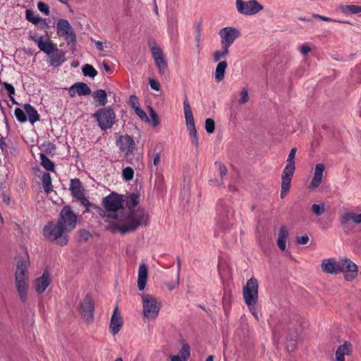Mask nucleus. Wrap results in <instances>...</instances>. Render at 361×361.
Segmentation results:
<instances>
[{
  "instance_id": "nucleus-1",
  "label": "nucleus",
  "mask_w": 361,
  "mask_h": 361,
  "mask_svg": "<svg viewBox=\"0 0 361 361\" xmlns=\"http://www.w3.org/2000/svg\"><path fill=\"white\" fill-rule=\"evenodd\" d=\"M139 203V197L132 195L128 200L130 212L128 214H121L118 224V230L122 234L135 231L139 226H145L149 224V215L144 209L135 207Z\"/></svg>"
},
{
  "instance_id": "nucleus-2",
  "label": "nucleus",
  "mask_w": 361,
  "mask_h": 361,
  "mask_svg": "<svg viewBox=\"0 0 361 361\" xmlns=\"http://www.w3.org/2000/svg\"><path fill=\"white\" fill-rule=\"evenodd\" d=\"M216 235L230 230L235 224L234 210L228 202L220 200L216 206Z\"/></svg>"
},
{
  "instance_id": "nucleus-3",
  "label": "nucleus",
  "mask_w": 361,
  "mask_h": 361,
  "mask_svg": "<svg viewBox=\"0 0 361 361\" xmlns=\"http://www.w3.org/2000/svg\"><path fill=\"white\" fill-rule=\"evenodd\" d=\"M29 261L23 259L17 262L15 273V283L18 297L23 303H25L28 298L29 282L27 268Z\"/></svg>"
},
{
  "instance_id": "nucleus-4",
  "label": "nucleus",
  "mask_w": 361,
  "mask_h": 361,
  "mask_svg": "<svg viewBox=\"0 0 361 361\" xmlns=\"http://www.w3.org/2000/svg\"><path fill=\"white\" fill-rule=\"evenodd\" d=\"M102 203L106 211L98 207L100 216L104 219L111 218L116 219L117 223L115 224V228L118 230V224H120L119 219H121V215L118 216L117 212L121 209L123 205L122 196L111 192L110 195L103 198Z\"/></svg>"
},
{
  "instance_id": "nucleus-5",
  "label": "nucleus",
  "mask_w": 361,
  "mask_h": 361,
  "mask_svg": "<svg viewBox=\"0 0 361 361\" xmlns=\"http://www.w3.org/2000/svg\"><path fill=\"white\" fill-rule=\"evenodd\" d=\"M68 232L59 222H49L43 228L44 236L51 241H56L61 246L67 245L68 242L66 233Z\"/></svg>"
},
{
  "instance_id": "nucleus-6",
  "label": "nucleus",
  "mask_w": 361,
  "mask_h": 361,
  "mask_svg": "<svg viewBox=\"0 0 361 361\" xmlns=\"http://www.w3.org/2000/svg\"><path fill=\"white\" fill-rule=\"evenodd\" d=\"M99 127L106 130L110 129L116 123V116L114 109L110 107H104L99 109L93 115Z\"/></svg>"
},
{
  "instance_id": "nucleus-7",
  "label": "nucleus",
  "mask_w": 361,
  "mask_h": 361,
  "mask_svg": "<svg viewBox=\"0 0 361 361\" xmlns=\"http://www.w3.org/2000/svg\"><path fill=\"white\" fill-rule=\"evenodd\" d=\"M141 298L144 317L148 319H156L161 307V300L149 294L142 295Z\"/></svg>"
},
{
  "instance_id": "nucleus-8",
  "label": "nucleus",
  "mask_w": 361,
  "mask_h": 361,
  "mask_svg": "<svg viewBox=\"0 0 361 361\" xmlns=\"http://www.w3.org/2000/svg\"><path fill=\"white\" fill-rule=\"evenodd\" d=\"M258 282L255 278L250 279L243 287V295L247 307L256 305L258 300Z\"/></svg>"
},
{
  "instance_id": "nucleus-9",
  "label": "nucleus",
  "mask_w": 361,
  "mask_h": 361,
  "mask_svg": "<svg viewBox=\"0 0 361 361\" xmlns=\"http://www.w3.org/2000/svg\"><path fill=\"white\" fill-rule=\"evenodd\" d=\"M56 33L63 37L68 44L75 45L76 35L75 31L66 19H59L56 23Z\"/></svg>"
},
{
  "instance_id": "nucleus-10",
  "label": "nucleus",
  "mask_w": 361,
  "mask_h": 361,
  "mask_svg": "<svg viewBox=\"0 0 361 361\" xmlns=\"http://www.w3.org/2000/svg\"><path fill=\"white\" fill-rule=\"evenodd\" d=\"M77 219L78 216L72 210L71 207L70 206H65L61 210L58 222L63 226L66 231L70 232L75 228Z\"/></svg>"
},
{
  "instance_id": "nucleus-11",
  "label": "nucleus",
  "mask_w": 361,
  "mask_h": 361,
  "mask_svg": "<svg viewBox=\"0 0 361 361\" xmlns=\"http://www.w3.org/2000/svg\"><path fill=\"white\" fill-rule=\"evenodd\" d=\"M236 8L238 13L245 16L255 15L263 9V6L256 0L243 1L236 0Z\"/></svg>"
},
{
  "instance_id": "nucleus-12",
  "label": "nucleus",
  "mask_w": 361,
  "mask_h": 361,
  "mask_svg": "<svg viewBox=\"0 0 361 361\" xmlns=\"http://www.w3.org/2000/svg\"><path fill=\"white\" fill-rule=\"evenodd\" d=\"M221 47L229 48L240 35L238 29L234 27H225L219 30Z\"/></svg>"
},
{
  "instance_id": "nucleus-13",
  "label": "nucleus",
  "mask_w": 361,
  "mask_h": 361,
  "mask_svg": "<svg viewBox=\"0 0 361 361\" xmlns=\"http://www.w3.org/2000/svg\"><path fill=\"white\" fill-rule=\"evenodd\" d=\"M357 266L350 259L339 261V273H344V279L348 281L354 280L357 276Z\"/></svg>"
},
{
  "instance_id": "nucleus-14",
  "label": "nucleus",
  "mask_w": 361,
  "mask_h": 361,
  "mask_svg": "<svg viewBox=\"0 0 361 361\" xmlns=\"http://www.w3.org/2000/svg\"><path fill=\"white\" fill-rule=\"evenodd\" d=\"M116 143L120 151L124 153L126 157L132 154L135 147L134 140L128 135L120 136L116 140Z\"/></svg>"
},
{
  "instance_id": "nucleus-15",
  "label": "nucleus",
  "mask_w": 361,
  "mask_h": 361,
  "mask_svg": "<svg viewBox=\"0 0 361 361\" xmlns=\"http://www.w3.org/2000/svg\"><path fill=\"white\" fill-rule=\"evenodd\" d=\"M151 51L154 59L156 65L158 68L159 73L161 75L168 74V65L164 56L161 49L159 47H152Z\"/></svg>"
},
{
  "instance_id": "nucleus-16",
  "label": "nucleus",
  "mask_w": 361,
  "mask_h": 361,
  "mask_svg": "<svg viewBox=\"0 0 361 361\" xmlns=\"http://www.w3.org/2000/svg\"><path fill=\"white\" fill-rule=\"evenodd\" d=\"M80 312L86 321H92L94 317V305L92 298L87 295L80 304Z\"/></svg>"
},
{
  "instance_id": "nucleus-17",
  "label": "nucleus",
  "mask_w": 361,
  "mask_h": 361,
  "mask_svg": "<svg viewBox=\"0 0 361 361\" xmlns=\"http://www.w3.org/2000/svg\"><path fill=\"white\" fill-rule=\"evenodd\" d=\"M183 111L187 130L189 134L197 133L192 111L187 99L183 102Z\"/></svg>"
},
{
  "instance_id": "nucleus-18",
  "label": "nucleus",
  "mask_w": 361,
  "mask_h": 361,
  "mask_svg": "<svg viewBox=\"0 0 361 361\" xmlns=\"http://www.w3.org/2000/svg\"><path fill=\"white\" fill-rule=\"evenodd\" d=\"M294 171L295 170L285 168L283 171V174L281 177V190L280 194L281 198L282 199L287 195L290 190L291 179L293 176Z\"/></svg>"
},
{
  "instance_id": "nucleus-19",
  "label": "nucleus",
  "mask_w": 361,
  "mask_h": 361,
  "mask_svg": "<svg viewBox=\"0 0 361 361\" xmlns=\"http://www.w3.org/2000/svg\"><path fill=\"white\" fill-rule=\"evenodd\" d=\"M321 268L324 273L337 274L339 273V262L334 258L324 259L321 263Z\"/></svg>"
},
{
  "instance_id": "nucleus-20",
  "label": "nucleus",
  "mask_w": 361,
  "mask_h": 361,
  "mask_svg": "<svg viewBox=\"0 0 361 361\" xmlns=\"http://www.w3.org/2000/svg\"><path fill=\"white\" fill-rule=\"evenodd\" d=\"M91 93V90L88 85L84 82H76L72 85L69 90L68 94L71 97H75L76 94L79 96L88 95Z\"/></svg>"
},
{
  "instance_id": "nucleus-21",
  "label": "nucleus",
  "mask_w": 361,
  "mask_h": 361,
  "mask_svg": "<svg viewBox=\"0 0 361 361\" xmlns=\"http://www.w3.org/2000/svg\"><path fill=\"white\" fill-rule=\"evenodd\" d=\"M123 326V319L121 316V314L118 312V309L116 307L114 309V313L111 318V322L109 326V330L110 332L114 335H116L119 331L121 330V328Z\"/></svg>"
},
{
  "instance_id": "nucleus-22",
  "label": "nucleus",
  "mask_w": 361,
  "mask_h": 361,
  "mask_svg": "<svg viewBox=\"0 0 361 361\" xmlns=\"http://www.w3.org/2000/svg\"><path fill=\"white\" fill-rule=\"evenodd\" d=\"M66 60L65 52L57 47L49 55L48 63L53 67L60 66Z\"/></svg>"
},
{
  "instance_id": "nucleus-23",
  "label": "nucleus",
  "mask_w": 361,
  "mask_h": 361,
  "mask_svg": "<svg viewBox=\"0 0 361 361\" xmlns=\"http://www.w3.org/2000/svg\"><path fill=\"white\" fill-rule=\"evenodd\" d=\"M50 284V278L49 273L45 271L42 276L35 281V290L38 294L44 293Z\"/></svg>"
},
{
  "instance_id": "nucleus-24",
  "label": "nucleus",
  "mask_w": 361,
  "mask_h": 361,
  "mask_svg": "<svg viewBox=\"0 0 361 361\" xmlns=\"http://www.w3.org/2000/svg\"><path fill=\"white\" fill-rule=\"evenodd\" d=\"M325 166L323 164H317L314 168V176L309 186L310 189L314 190L319 186L322 183L323 173Z\"/></svg>"
},
{
  "instance_id": "nucleus-25",
  "label": "nucleus",
  "mask_w": 361,
  "mask_h": 361,
  "mask_svg": "<svg viewBox=\"0 0 361 361\" xmlns=\"http://www.w3.org/2000/svg\"><path fill=\"white\" fill-rule=\"evenodd\" d=\"M148 278V268L145 263L139 266L137 274V288L139 290H143L145 288Z\"/></svg>"
},
{
  "instance_id": "nucleus-26",
  "label": "nucleus",
  "mask_w": 361,
  "mask_h": 361,
  "mask_svg": "<svg viewBox=\"0 0 361 361\" xmlns=\"http://www.w3.org/2000/svg\"><path fill=\"white\" fill-rule=\"evenodd\" d=\"M352 352V344L349 342H345L340 345L336 351V361H345V355H350Z\"/></svg>"
},
{
  "instance_id": "nucleus-27",
  "label": "nucleus",
  "mask_w": 361,
  "mask_h": 361,
  "mask_svg": "<svg viewBox=\"0 0 361 361\" xmlns=\"http://www.w3.org/2000/svg\"><path fill=\"white\" fill-rule=\"evenodd\" d=\"M38 47L43 52L50 55L57 47L51 39L44 40L43 36H40L38 40Z\"/></svg>"
},
{
  "instance_id": "nucleus-28",
  "label": "nucleus",
  "mask_w": 361,
  "mask_h": 361,
  "mask_svg": "<svg viewBox=\"0 0 361 361\" xmlns=\"http://www.w3.org/2000/svg\"><path fill=\"white\" fill-rule=\"evenodd\" d=\"M288 236L289 232L286 226H281L277 239V245L282 251H284L286 248V243L288 239Z\"/></svg>"
},
{
  "instance_id": "nucleus-29",
  "label": "nucleus",
  "mask_w": 361,
  "mask_h": 361,
  "mask_svg": "<svg viewBox=\"0 0 361 361\" xmlns=\"http://www.w3.org/2000/svg\"><path fill=\"white\" fill-rule=\"evenodd\" d=\"M70 190L74 197L76 199L84 195V190L81 185V183L78 178L72 179L70 184Z\"/></svg>"
},
{
  "instance_id": "nucleus-30",
  "label": "nucleus",
  "mask_w": 361,
  "mask_h": 361,
  "mask_svg": "<svg viewBox=\"0 0 361 361\" xmlns=\"http://www.w3.org/2000/svg\"><path fill=\"white\" fill-rule=\"evenodd\" d=\"M24 111L26 113L27 119L31 123H34L39 120V115L37 111L30 104H25L23 106Z\"/></svg>"
},
{
  "instance_id": "nucleus-31",
  "label": "nucleus",
  "mask_w": 361,
  "mask_h": 361,
  "mask_svg": "<svg viewBox=\"0 0 361 361\" xmlns=\"http://www.w3.org/2000/svg\"><path fill=\"white\" fill-rule=\"evenodd\" d=\"M93 99L97 106H104L107 104V94L104 90H97L92 94Z\"/></svg>"
},
{
  "instance_id": "nucleus-32",
  "label": "nucleus",
  "mask_w": 361,
  "mask_h": 361,
  "mask_svg": "<svg viewBox=\"0 0 361 361\" xmlns=\"http://www.w3.org/2000/svg\"><path fill=\"white\" fill-rule=\"evenodd\" d=\"M228 66V63L226 61H221L217 64L214 77L216 82H221L224 80L225 75V71Z\"/></svg>"
},
{
  "instance_id": "nucleus-33",
  "label": "nucleus",
  "mask_w": 361,
  "mask_h": 361,
  "mask_svg": "<svg viewBox=\"0 0 361 361\" xmlns=\"http://www.w3.org/2000/svg\"><path fill=\"white\" fill-rule=\"evenodd\" d=\"M338 9L345 15H353L361 13V6L341 5Z\"/></svg>"
},
{
  "instance_id": "nucleus-34",
  "label": "nucleus",
  "mask_w": 361,
  "mask_h": 361,
  "mask_svg": "<svg viewBox=\"0 0 361 361\" xmlns=\"http://www.w3.org/2000/svg\"><path fill=\"white\" fill-rule=\"evenodd\" d=\"M229 54V48L222 47L221 50H216L212 54V59L214 62L219 61L221 59L226 58Z\"/></svg>"
},
{
  "instance_id": "nucleus-35",
  "label": "nucleus",
  "mask_w": 361,
  "mask_h": 361,
  "mask_svg": "<svg viewBox=\"0 0 361 361\" xmlns=\"http://www.w3.org/2000/svg\"><path fill=\"white\" fill-rule=\"evenodd\" d=\"M297 152L296 148H292L288 154V159L286 160V165L285 169H295V157Z\"/></svg>"
},
{
  "instance_id": "nucleus-36",
  "label": "nucleus",
  "mask_w": 361,
  "mask_h": 361,
  "mask_svg": "<svg viewBox=\"0 0 361 361\" xmlns=\"http://www.w3.org/2000/svg\"><path fill=\"white\" fill-rule=\"evenodd\" d=\"M42 185L44 190L49 193L51 191H52V185H51V176L49 173H45L43 174L42 178Z\"/></svg>"
},
{
  "instance_id": "nucleus-37",
  "label": "nucleus",
  "mask_w": 361,
  "mask_h": 361,
  "mask_svg": "<svg viewBox=\"0 0 361 361\" xmlns=\"http://www.w3.org/2000/svg\"><path fill=\"white\" fill-rule=\"evenodd\" d=\"M41 165L47 171H52L54 169V163L44 154H40Z\"/></svg>"
},
{
  "instance_id": "nucleus-38",
  "label": "nucleus",
  "mask_w": 361,
  "mask_h": 361,
  "mask_svg": "<svg viewBox=\"0 0 361 361\" xmlns=\"http://www.w3.org/2000/svg\"><path fill=\"white\" fill-rule=\"evenodd\" d=\"M82 71L85 76H88L90 78H94L97 74V71L93 68L92 66L89 64H85L82 67Z\"/></svg>"
},
{
  "instance_id": "nucleus-39",
  "label": "nucleus",
  "mask_w": 361,
  "mask_h": 361,
  "mask_svg": "<svg viewBox=\"0 0 361 361\" xmlns=\"http://www.w3.org/2000/svg\"><path fill=\"white\" fill-rule=\"evenodd\" d=\"M25 17L29 22L35 25L39 23L41 20V18L35 15V13L32 10L29 9L25 12Z\"/></svg>"
},
{
  "instance_id": "nucleus-40",
  "label": "nucleus",
  "mask_w": 361,
  "mask_h": 361,
  "mask_svg": "<svg viewBox=\"0 0 361 361\" xmlns=\"http://www.w3.org/2000/svg\"><path fill=\"white\" fill-rule=\"evenodd\" d=\"M15 116L17 120L20 123H25L27 121L26 113L24 110L20 108H16L14 111Z\"/></svg>"
},
{
  "instance_id": "nucleus-41",
  "label": "nucleus",
  "mask_w": 361,
  "mask_h": 361,
  "mask_svg": "<svg viewBox=\"0 0 361 361\" xmlns=\"http://www.w3.org/2000/svg\"><path fill=\"white\" fill-rule=\"evenodd\" d=\"M122 175L125 180L130 181L133 178L134 171L130 166L126 167L123 170Z\"/></svg>"
},
{
  "instance_id": "nucleus-42",
  "label": "nucleus",
  "mask_w": 361,
  "mask_h": 361,
  "mask_svg": "<svg viewBox=\"0 0 361 361\" xmlns=\"http://www.w3.org/2000/svg\"><path fill=\"white\" fill-rule=\"evenodd\" d=\"M205 130L209 134H212L215 130V122L212 118H207L205 121Z\"/></svg>"
},
{
  "instance_id": "nucleus-43",
  "label": "nucleus",
  "mask_w": 361,
  "mask_h": 361,
  "mask_svg": "<svg viewBox=\"0 0 361 361\" xmlns=\"http://www.w3.org/2000/svg\"><path fill=\"white\" fill-rule=\"evenodd\" d=\"M312 210L317 216H320L325 212L324 205V204H314L312 206Z\"/></svg>"
},
{
  "instance_id": "nucleus-44",
  "label": "nucleus",
  "mask_w": 361,
  "mask_h": 361,
  "mask_svg": "<svg viewBox=\"0 0 361 361\" xmlns=\"http://www.w3.org/2000/svg\"><path fill=\"white\" fill-rule=\"evenodd\" d=\"M37 8L40 12L48 16L49 14V8L47 4L42 1H39L37 3Z\"/></svg>"
},
{
  "instance_id": "nucleus-45",
  "label": "nucleus",
  "mask_w": 361,
  "mask_h": 361,
  "mask_svg": "<svg viewBox=\"0 0 361 361\" xmlns=\"http://www.w3.org/2000/svg\"><path fill=\"white\" fill-rule=\"evenodd\" d=\"M136 114L138 116V117L145 122H149V119L147 117L146 113L140 108H136L135 110Z\"/></svg>"
},
{
  "instance_id": "nucleus-46",
  "label": "nucleus",
  "mask_w": 361,
  "mask_h": 361,
  "mask_svg": "<svg viewBox=\"0 0 361 361\" xmlns=\"http://www.w3.org/2000/svg\"><path fill=\"white\" fill-rule=\"evenodd\" d=\"M179 355L185 357L187 360L190 357V347L188 344H183L181 350H180Z\"/></svg>"
},
{
  "instance_id": "nucleus-47",
  "label": "nucleus",
  "mask_w": 361,
  "mask_h": 361,
  "mask_svg": "<svg viewBox=\"0 0 361 361\" xmlns=\"http://www.w3.org/2000/svg\"><path fill=\"white\" fill-rule=\"evenodd\" d=\"M352 212L345 213L340 218V223L342 226L347 224L349 221H352Z\"/></svg>"
},
{
  "instance_id": "nucleus-48",
  "label": "nucleus",
  "mask_w": 361,
  "mask_h": 361,
  "mask_svg": "<svg viewBox=\"0 0 361 361\" xmlns=\"http://www.w3.org/2000/svg\"><path fill=\"white\" fill-rule=\"evenodd\" d=\"M78 200L80 202V204L84 206L87 211H90V207L92 206L91 202L85 197V195L78 198Z\"/></svg>"
},
{
  "instance_id": "nucleus-49",
  "label": "nucleus",
  "mask_w": 361,
  "mask_h": 361,
  "mask_svg": "<svg viewBox=\"0 0 361 361\" xmlns=\"http://www.w3.org/2000/svg\"><path fill=\"white\" fill-rule=\"evenodd\" d=\"M248 91L247 89L243 88L241 91V97L239 99L238 102L241 104L246 103L248 101Z\"/></svg>"
},
{
  "instance_id": "nucleus-50",
  "label": "nucleus",
  "mask_w": 361,
  "mask_h": 361,
  "mask_svg": "<svg viewBox=\"0 0 361 361\" xmlns=\"http://www.w3.org/2000/svg\"><path fill=\"white\" fill-rule=\"evenodd\" d=\"M3 85L5 87L6 90L8 92V96L15 94V89H14V87L11 84L4 82L3 83Z\"/></svg>"
},
{
  "instance_id": "nucleus-51",
  "label": "nucleus",
  "mask_w": 361,
  "mask_h": 361,
  "mask_svg": "<svg viewBox=\"0 0 361 361\" xmlns=\"http://www.w3.org/2000/svg\"><path fill=\"white\" fill-rule=\"evenodd\" d=\"M149 84L150 85V87L152 89V90H157V91H159L160 90V84L159 82L154 80V79H152V78H150L149 80Z\"/></svg>"
},
{
  "instance_id": "nucleus-52",
  "label": "nucleus",
  "mask_w": 361,
  "mask_h": 361,
  "mask_svg": "<svg viewBox=\"0 0 361 361\" xmlns=\"http://www.w3.org/2000/svg\"><path fill=\"white\" fill-rule=\"evenodd\" d=\"M130 103L132 107L134 109V110H135L136 108H140L139 102L135 95H131L130 97Z\"/></svg>"
},
{
  "instance_id": "nucleus-53",
  "label": "nucleus",
  "mask_w": 361,
  "mask_h": 361,
  "mask_svg": "<svg viewBox=\"0 0 361 361\" xmlns=\"http://www.w3.org/2000/svg\"><path fill=\"white\" fill-rule=\"evenodd\" d=\"M190 138H191V142L192 144V145H194L195 147V148H198L199 147V140H198V137H197V133H191V134H189Z\"/></svg>"
},
{
  "instance_id": "nucleus-54",
  "label": "nucleus",
  "mask_w": 361,
  "mask_h": 361,
  "mask_svg": "<svg viewBox=\"0 0 361 361\" xmlns=\"http://www.w3.org/2000/svg\"><path fill=\"white\" fill-rule=\"evenodd\" d=\"M352 221L355 224H361V214H356L355 212H352Z\"/></svg>"
},
{
  "instance_id": "nucleus-55",
  "label": "nucleus",
  "mask_w": 361,
  "mask_h": 361,
  "mask_svg": "<svg viewBox=\"0 0 361 361\" xmlns=\"http://www.w3.org/2000/svg\"><path fill=\"white\" fill-rule=\"evenodd\" d=\"M296 241L298 244L305 245L309 242V237L307 235L297 237Z\"/></svg>"
},
{
  "instance_id": "nucleus-56",
  "label": "nucleus",
  "mask_w": 361,
  "mask_h": 361,
  "mask_svg": "<svg viewBox=\"0 0 361 361\" xmlns=\"http://www.w3.org/2000/svg\"><path fill=\"white\" fill-rule=\"evenodd\" d=\"M219 173H220V176H221V179L222 180L224 178V177L227 173V169L225 166V165H224L222 164H219Z\"/></svg>"
},
{
  "instance_id": "nucleus-57",
  "label": "nucleus",
  "mask_w": 361,
  "mask_h": 361,
  "mask_svg": "<svg viewBox=\"0 0 361 361\" xmlns=\"http://www.w3.org/2000/svg\"><path fill=\"white\" fill-rule=\"evenodd\" d=\"M91 237V234L89 231H82L80 233V240H83L85 241L87 240Z\"/></svg>"
},
{
  "instance_id": "nucleus-58",
  "label": "nucleus",
  "mask_w": 361,
  "mask_h": 361,
  "mask_svg": "<svg viewBox=\"0 0 361 361\" xmlns=\"http://www.w3.org/2000/svg\"><path fill=\"white\" fill-rule=\"evenodd\" d=\"M250 311L251 312V313L252 314V315L255 317V318L257 319V320H259V315L258 314V312H257V308H256V305H253L252 306L250 307H248Z\"/></svg>"
},
{
  "instance_id": "nucleus-59",
  "label": "nucleus",
  "mask_w": 361,
  "mask_h": 361,
  "mask_svg": "<svg viewBox=\"0 0 361 361\" xmlns=\"http://www.w3.org/2000/svg\"><path fill=\"white\" fill-rule=\"evenodd\" d=\"M171 361H187L188 360L180 355H171L170 356Z\"/></svg>"
},
{
  "instance_id": "nucleus-60",
  "label": "nucleus",
  "mask_w": 361,
  "mask_h": 361,
  "mask_svg": "<svg viewBox=\"0 0 361 361\" xmlns=\"http://www.w3.org/2000/svg\"><path fill=\"white\" fill-rule=\"evenodd\" d=\"M311 51V49L309 46L307 45H305V44H302L301 47H300V52L302 53V55L305 56L307 55L310 51Z\"/></svg>"
},
{
  "instance_id": "nucleus-61",
  "label": "nucleus",
  "mask_w": 361,
  "mask_h": 361,
  "mask_svg": "<svg viewBox=\"0 0 361 361\" xmlns=\"http://www.w3.org/2000/svg\"><path fill=\"white\" fill-rule=\"evenodd\" d=\"M313 18H318V19H320V20H322L324 21H326V22H331V21H334V20L330 18H328V17H326V16H321V15H319V14H314L313 15Z\"/></svg>"
},
{
  "instance_id": "nucleus-62",
  "label": "nucleus",
  "mask_w": 361,
  "mask_h": 361,
  "mask_svg": "<svg viewBox=\"0 0 361 361\" xmlns=\"http://www.w3.org/2000/svg\"><path fill=\"white\" fill-rule=\"evenodd\" d=\"M152 118V124L153 126H157L159 124V119L157 115V114H154L153 115L150 116Z\"/></svg>"
},
{
  "instance_id": "nucleus-63",
  "label": "nucleus",
  "mask_w": 361,
  "mask_h": 361,
  "mask_svg": "<svg viewBox=\"0 0 361 361\" xmlns=\"http://www.w3.org/2000/svg\"><path fill=\"white\" fill-rule=\"evenodd\" d=\"M39 23V27L41 29L47 30L49 26L48 23L46 22V20L41 18Z\"/></svg>"
},
{
  "instance_id": "nucleus-64",
  "label": "nucleus",
  "mask_w": 361,
  "mask_h": 361,
  "mask_svg": "<svg viewBox=\"0 0 361 361\" xmlns=\"http://www.w3.org/2000/svg\"><path fill=\"white\" fill-rule=\"evenodd\" d=\"M160 162V155L158 152H156L154 154L153 164L154 166L159 165Z\"/></svg>"
}]
</instances>
